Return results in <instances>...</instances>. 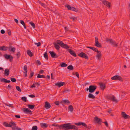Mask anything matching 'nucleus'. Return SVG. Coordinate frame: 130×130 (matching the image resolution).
<instances>
[{
	"label": "nucleus",
	"mask_w": 130,
	"mask_h": 130,
	"mask_svg": "<svg viewBox=\"0 0 130 130\" xmlns=\"http://www.w3.org/2000/svg\"><path fill=\"white\" fill-rule=\"evenodd\" d=\"M68 51L74 57L76 56V55L75 53L73 51L69 49H68Z\"/></svg>",
	"instance_id": "dca6fc26"
},
{
	"label": "nucleus",
	"mask_w": 130,
	"mask_h": 130,
	"mask_svg": "<svg viewBox=\"0 0 130 130\" xmlns=\"http://www.w3.org/2000/svg\"><path fill=\"white\" fill-rule=\"evenodd\" d=\"M97 54L96 55V57L97 60H100L101 59L102 56L101 52L100 51H98L97 52Z\"/></svg>",
	"instance_id": "0eeeda50"
},
{
	"label": "nucleus",
	"mask_w": 130,
	"mask_h": 130,
	"mask_svg": "<svg viewBox=\"0 0 130 130\" xmlns=\"http://www.w3.org/2000/svg\"><path fill=\"white\" fill-rule=\"evenodd\" d=\"M34 44L35 45H36L38 47L39 46L41 45V43L40 42H38V43L35 42Z\"/></svg>",
	"instance_id": "de8ad7c7"
},
{
	"label": "nucleus",
	"mask_w": 130,
	"mask_h": 130,
	"mask_svg": "<svg viewBox=\"0 0 130 130\" xmlns=\"http://www.w3.org/2000/svg\"><path fill=\"white\" fill-rule=\"evenodd\" d=\"M70 19H72L73 21H75V19H76V18H70Z\"/></svg>",
	"instance_id": "e2e57ef3"
},
{
	"label": "nucleus",
	"mask_w": 130,
	"mask_h": 130,
	"mask_svg": "<svg viewBox=\"0 0 130 130\" xmlns=\"http://www.w3.org/2000/svg\"><path fill=\"white\" fill-rule=\"evenodd\" d=\"M89 92L92 93L95 91L97 88V86H96L91 85L89 86Z\"/></svg>",
	"instance_id": "20e7f679"
},
{
	"label": "nucleus",
	"mask_w": 130,
	"mask_h": 130,
	"mask_svg": "<svg viewBox=\"0 0 130 130\" xmlns=\"http://www.w3.org/2000/svg\"><path fill=\"white\" fill-rule=\"evenodd\" d=\"M70 90L69 89H65L64 90V91H63V92H68L69 91H70Z\"/></svg>",
	"instance_id": "774afa93"
},
{
	"label": "nucleus",
	"mask_w": 130,
	"mask_h": 130,
	"mask_svg": "<svg viewBox=\"0 0 130 130\" xmlns=\"http://www.w3.org/2000/svg\"><path fill=\"white\" fill-rule=\"evenodd\" d=\"M61 129H63L64 130H69L70 129H73L77 130L78 129V127L74 125H71L70 123L64 124L60 125Z\"/></svg>",
	"instance_id": "f257e3e1"
},
{
	"label": "nucleus",
	"mask_w": 130,
	"mask_h": 130,
	"mask_svg": "<svg viewBox=\"0 0 130 130\" xmlns=\"http://www.w3.org/2000/svg\"><path fill=\"white\" fill-rule=\"evenodd\" d=\"M73 75H76L78 78H79V75L78 73L77 72H76L75 73L74 72L73 73Z\"/></svg>",
	"instance_id": "a19ab883"
},
{
	"label": "nucleus",
	"mask_w": 130,
	"mask_h": 130,
	"mask_svg": "<svg viewBox=\"0 0 130 130\" xmlns=\"http://www.w3.org/2000/svg\"><path fill=\"white\" fill-rule=\"evenodd\" d=\"M95 121H96L97 123L99 124L102 121V120L100 118H98L97 117H95L94 118Z\"/></svg>",
	"instance_id": "a211bd4d"
},
{
	"label": "nucleus",
	"mask_w": 130,
	"mask_h": 130,
	"mask_svg": "<svg viewBox=\"0 0 130 130\" xmlns=\"http://www.w3.org/2000/svg\"><path fill=\"white\" fill-rule=\"evenodd\" d=\"M86 47L90 48L92 50H93V51H95V52H97L98 51V49L95 48L94 47H89V46H87Z\"/></svg>",
	"instance_id": "b1692460"
},
{
	"label": "nucleus",
	"mask_w": 130,
	"mask_h": 130,
	"mask_svg": "<svg viewBox=\"0 0 130 130\" xmlns=\"http://www.w3.org/2000/svg\"><path fill=\"white\" fill-rule=\"evenodd\" d=\"M24 70L25 72H27V67L26 65H25L24 67Z\"/></svg>",
	"instance_id": "603ef678"
},
{
	"label": "nucleus",
	"mask_w": 130,
	"mask_h": 130,
	"mask_svg": "<svg viewBox=\"0 0 130 130\" xmlns=\"http://www.w3.org/2000/svg\"><path fill=\"white\" fill-rule=\"evenodd\" d=\"M17 56V58H19L21 55V54L20 52H18L16 54Z\"/></svg>",
	"instance_id": "49530a36"
},
{
	"label": "nucleus",
	"mask_w": 130,
	"mask_h": 130,
	"mask_svg": "<svg viewBox=\"0 0 130 130\" xmlns=\"http://www.w3.org/2000/svg\"><path fill=\"white\" fill-rule=\"evenodd\" d=\"M28 106L29 108L33 109L34 108L35 105H28Z\"/></svg>",
	"instance_id": "7c9ffc66"
},
{
	"label": "nucleus",
	"mask_w": 130,
	"mask_h": 130,
	"mask_svg": "<svg viewBox=\"0 0 130 130\" xmlns=\"http://www.w3.org/2000/svg\"><path fill=\"white\" fill-rule=\"evenodd\" d=\"M29 23L32 26L33 28H35V26L34 23L32 22H29Z\"/></svg>",
	"instance_id": "09e8293b"
},
{
	"label": "nucleus",
	"mask_w": 130,
	"mask_h": 130,
	"mask_svg": "<svg viewBox=\"0 0 130 130\" xmlns=\"http://www.w3.org/2000/svg\"><path fill=\"white\" fill-rule=\"evenodd\" d=\"M54 45H55V48L57 50H59V49L60 47L56 43H54Z\"/></svg>",
	"instance_id": "72a5a7b5"
},
{
	"label": "nucleus",
	"mask_w": 130,
	"mask_h": 130,
	"mask_svg": "<svg viewBox=\"0 0 130 130\" xmlns=\"http://www.w3.org/2000/svg\"><path fill=\"white\" fill-rule=\"evenodd\" d=\"M5 105L7 106H8L10 107H11L12 108H13V107L12 105V104H8L6 103L5 104Z\"/></svg>",
	"instance_id": "3c124183"
},
{
	"label": "nucleus",
	"mask_w": 130,
	"mask_h": 130,
	"mask_svg": "<svg viewBox=\"0 0 130 130\" xmlns=\"http://www.w3.org/2000/svg\"><path fill=\"white\" fill-rule=\"evenodd\" d=\"M49 53L51 54V55L52 58H57L58 57L54 52L49 51Z\"/></svg>",
	"instance_id": "9b49d317"
},
{
	"label": "nucleus",
	"mask_w": 130,
	"mask_h": 130,
	"mask_svg": "<svg viewBox=\"0 0 130 130\" xmlns=\"http://www.w3.org/2000/svg\"><path fill=\"white\" fill-rule=\"evenodd\" d=\"M57 44L59 45L61 47L66 48L68 49L69 48V46H68L66 44H64L62 41L59 40H58L56 42Z\"/></svg>",
	"instance_id": "f03ea898"
},
{
	"label": "nucleus",
	"mask_w": 130,
	"mask_h": 130,
	"mask_svg": "<svg viewBox=\"0 0 130 130\" xmlns=\"http://www.w3.org/2000/svg\"><path fill=\"white\" fill-rule=\"evenodd\" d=\"M103 123L105 124V125L107 127H108V124L107 122V121H105L104 122H103Z\"/></svg>",
	"instance_id": "bf43d9fd"
},
{
	"label": "nucleus",
	"mask_w": 130,
	"mask_h": 130,
	"mask_svg": "<svg viewBox=\"0 0 130 130\" xmlns=\"http://www.w3.org/2000/svg\"><path fill=\"white\" fill-rule=\"evenodd\" d=\"M65 83L64 82H60L57 83L55 84V85L56 86H58L59 87L63 86L64 85Z\"/></svg>",
	"instance_id": "f3484780"
},
{
	"label": "nucleus",
	"mask_w": 130,
	"mask_h": 130,
	"mask_svg": "<svg viewBox=\"0 0 130 130\" xmlns=\"http://www.w3.org/2000/svg\"><path fill=\"white\" fill-rule=\"evenodd\" d=\"M27 54L30 57H32L33 56L32 53L29 50L27 51Z\"/></svg>",
	"instance_id": "c85d7f7f"
},
{
	"label": "nucleus",
	"mask_w": 130,
	"mask_h": 130,
	"mask_svg": "<svg viewBox=\"0 0 130 130\" xmlns=\"http://www.w3.org/2000/svg\"><path fill=\"white\" fill-rule=\"evenodd\" d=\"M10 124H11V125H12V126H16V124H15V123H14V122H13L12 121H11L10 122Z\"/></svg>",
	"instance_id": "8fccbe9b"
},
{
	"label": "nucleus",
	"mask_w": 130,
	"mask_h": 130,
	"mask_svg": "<svg viewBox=\"0 0 130 130\" xmlns=\"http://www.w3.org/2000/svg\"><path fill=\"white\" fill-rule=\"evenodd\" d=\"M52 125L53 126H56V127H59L60 129H61V127L60 126V125H58L57 124H55V123L53 124H52Z\"/></svg>",
	"instance_id": "e433bc0d"
},
{
	"label": "nucleus",
	"mask_w": 130,
	"mask_h": 130,
	"mask_svg": "<svg viewBox=\"0 0 130 130\" xmlns=\"http://www.w3.org/2000/svg\"><path fill=\"white\" fill-rule=\"evenodd\" d=\"M95 46L98 47H101V44L99 42L98 38L97 37H95Z\"/></svg>",
	"instance_id": "39448f33"
},
{
	"label": "nucleus",
	"mask_w": 130,
	"mask_h": 130,
	"mask_svg": "<svg viewBox=\"0 0 130 130\" xmlns=\"http://www.w3.org/2000/svg\"><path fill=\"white\" fill-rule=\"evenodd\" d=\"M113 96H107V99L109 100H111V99L112 98V97H113Z\"/></svg>",
	"instance_id": "4d7b16f0"
},
{
	"label": "nucleus",
	"mask_w": 130,
	"mask_h": 130,
	"mask_svg": "<svg viewBox=\"0 0 130 130\" xmlns=\"http://www.w3.org/2000/svg\"><path fill=\"white\" fill-rule=\"evenodd\" d=\"M65 7H67L68 10H71V9L72 7H71L70 5H65Z\"/></svg>",
	"instance_id": "4c0bfd02"
},
{
	"label": "nucleus",
	"mask_w": 130,
	"mask_h": 130,
	"mask_svg": "<svg viewBox=\"0 0 130 130\" xmlns=\"http://www.w3.org/2000/svg\"><path fill=\"white\" fill-rule=\"evenodd\" d=\"M7 47L5 46H3L0 47V50L2 51H6L7 50Z\"/></svg>",
	"instance_id": "bb28decb"
},
{
	"label": "nucleus",
	"mask_w": 130,
	"mask_h": 130,
	"mask_svg": "<svg viewBox=\"0 0 130 130\" xmlns=\"http://www.w3.org/2000/svg\"><path fill=\"white\" fill-rule=\"evenodd\" d=\"M38 129L37 127V126H33L32 128V130H37Z\"/></svg>",
	"instance_id": "a18cd8bd"
},
{
	"label": "nucleus",
	"mask_w": 130,
	"mask_h": 130,
	"mask_svg": "<svg viewBox=\"0 0 130 130\" xmlns=\"http://www.w3.org/2000/svg\"><path fill=\"white\" fill-rule=\"evenodd\" d=\"M9 51L10 52H14L15 50V48L14 47H12V46H10L8 48Z\"/></svg>",
	"instance_id": "6ab92c4d"
},
{
	"label": "nucleus",
	"mask_w": 130,
	"mask_h": 130,
	"mask_svg": "<svg viewBox=\"0 0 130 130\" xmlns=\"http://www.w3.org/2000/svg\"><path fill=\"white\" fill-rule=\"evenodd\" d=\"M60 66L61 67H66L67 66V64L63 62L61 64Z\"/></svg>",
	"instance_id": "ea45409f"
},
{
	"label": "nucleus",
	"mask_w": 130,
	"mask_h": 130,
	"mask_svg": "<svg viewBox=\"0 0 130 130\" xmlns=\"http://www.w3.org/2000/svg\"><path fill=\"white\" fill-rule=\"evenodd\" d=\"M37 77L38 78H45V76L43 75H40V74H38V75L37 76Z\"/></svg>",
	"instance_id": "473e14b6"
},
{
	"label": "nucleus",
	"mask_w": 130,
	"mask_h": 130,
	"mask_svg": "<svg viewBox=\"0 0 130 130\" xmlns=\"http://www.w3.org/2000/svg\"><path fill=\"white\" fill-rule=\"evenodd\" d=\"M39 2L42 6L44 7H45L46 5L44 4L41 2L40 1H39Z\"/></svg>",
	"instance_id": "6e6d98bb"
},
{
	"label": "nucleus",
	"mask_w": 130,
	"mask_h": 130,
	"mask_svg": "<svg viewBox=\"0 0 130 130\" xmlns=\"http://www.w3.org/2000/svg\"><path fill=\"white\" fill-rule=\"evenodd\" d=\"M67 69L70 70H73L74 69L72 65H70L67 67Z\"/></svg>",
	"instance_id": "c756f323"
},
{
	"label": "nucleus",
	"mask_w": 130,
	"mask_h": 130,
	"mask_svg": "<svg viewBox=\"0 0 130 130\" xmlns=\"http://www.w3.org/2000/svg\"><path fill=\"white\" fill-rule=\"evenodd\" d=\"M106 41L107 42H109L110 43H111V42H112V39H107L106 40Z\"/></svg>",
	"instance_id": "c03bdc74"
},
{
	"label": "nucleus",
	"mask_w": 130,
	"mask_h": 130,
	"mask_svg": "<svg viewBox=\"0 0 130 130\" xmlns=\"http://www.w3.org/2000/svg\"><path fill=\"white\" fill-rule=\"evenodd\" d=\"M11 86L10 85H8V86L7 88H8V90H9V89H11Z\"/></svg>",
	"instance_id": "0e129e2a"
},
{
	"label": "nucleus",
	"mask_w": 130,
	"mask_h": 130,
	"mask_svg": "<svg viewBox=\"0 0 130 130\" xmlns=\"http://www.w3.org/2000/svg\"><path fill=\"white\" fill-rule=\"evenodd\" d=\"M99 85L101 88L103 90L106 87L105 84H104L102 82H100L99 83Z\"/></svg>",
	"instance_id": "2eb2a0df"
},
{
	"label": "nucleus",
	"mask_w": 130,
	"mask_h": 130,
	"mask_svg": "<svg viewBox=\"0 0 130 130\" xmlns=\"http://www.w3.org/2000/svg\"><path fill=\"white\" fill-rule=\"evenodd\" d=\"M7 80V79L5 78H3L1 80V81L2 82H3L4 83H6V81Z\"/></svg>",
	"instance_id": "5fc2aeb1"
},
{
	"label": "nucleus",
	"mask_w": 130,
	"mask_h": 130,
	"mask_svg": "<svg viewBox=\"0 0 130 130\" xmlns=\"http://www.w3.org/2000/svg\"><path fill=\"white\" fill-rule=\"evenodd\" d=\"M21 99L23 101H24V102H26L27 101V99L26 98L25 96L21 98Z\"/></svg>",
	"instance_id": "79ce46f5"
},
{
	"label": "nucleus",
	"mask_w": 130,
	"mask_h": 130,
	"mask_svg": "<svg viewBox=\"0 0 130 130\" xmlns=\"http://www.w3.org/2000/svg\"><path fill=\"white\" fill-rule=\"evenodd\" d=\"M11 81L13 82H15L16 81V79L14 78H11Z\"/></svg>",
	"instance_id": "864d4df0"
},
{
	"label": "nucleus",
	"mask_w": 130,
	"mask_h": 130,
	"mask_svg": "<svg viewBox=\"0 0 130 130\" xmlns=\"http://www.w3.org/2000/svg\"><path fill=\"white\" fill-rule=\"evenodd\" d=\"M43 55L44 57L47 60L48 59V57L47 53L45 52V53Z\"/></svg>",
	"instance_id": "f704fd0d"
},
{
	"label": "nucleus",
	"mask_w": 130,
	"mask_h": 130,
	"mask_svg": "<svg viewBox=\"0 0 130 130\" xmlns=\"http://www.w3.org/2000/svg\"><path fill=\"white\" fill-rule=\"evenodd\" d=\"M4 73L5 76H8L9 75V70L7 69H5Z\"/></svg>",
	"instance_id": "aec40b11"
},
{
	"label": "nucleus",
	"mask_w": 130,
	"mask_h": 130,
	"mask_svg": "<svg viewBox=\"0 0 130 130\" xmlns=\"http://www.w3.org/2000/svg\"><path fill=\"white\" fill-rule=\"evenodd\" d=\"M74 124L75 125H77V126H80L81 125H82V126L86 128H87L88 127L87 125L86 124L82 122H79L78 123H74Z\"/></svg>",
	"instance_id": "1a4fd4ad"
},
{
	"label": "nucleus",
	"mask_w": 130,
	"mask_h": 130,
	"mask_svg": "<svg viewBox=\"0 0 130 130\" xmlns=\"http://www.w3.org/2000/svg\"><path fill=\"white\" fill-rule=\"evenodd\" d=\"M16 88L17 90L21 92V89L19 86H16Z\"/></svg>",
	"instance_id": "37998d69"
},
{
	"label": "nucleus",
	"mask_w": 130,
	"mask_h": 130,
	"mask_svg": "<svg viewBox=\"0 0 130 130\" xmlns=\"http://www.w3.org/2000/svg\"><path fill=\"white\" fill-rule=\"evenodd\" d=\"M88 97L89 98L93 99H94L95 98L94 96L92 94L90 93H89L88 94Z\"/></svg>",
	"instance_id": "393cba45"
},
{
	"label": "nucleus",
	"mask_w": 130,
	"mask_h": 130,
	"mask_svg": "<svg viewBox=\"0 0 130 130\" xmlns=\"http://www.w3.org/2000/svg\"><path fill=\"white\" fill-rule=\"evenodd\" d=\"M112 42H111V43L112 45H113V46L116 47H117L118 46L117 44L115 43V42L114 41L112 40Z\"/></svg>",
	"instance_id": "c9c22d12"
},
{
	"label": "nucleus",
	"mask_w": 130,
	"mask_h": 130,
	"mask_svg": "<svg viewBox=\"0 0 130 130\" xmlns=\"http://www.w3.org/2000/svg\"><path fill=\"white\" fill-rule=\"evenodd\" d=\"M71 10L72 11H74L75 12H77L78 11L77 9L73 7H71Z\"/></svg>",
	"instance_id": "58836bf2"
},
{
	"label": "nucleus",
	"mask_w": 130,
	"mask_h": 130,
	"mask_svg": "<svg viewBox=\"0 0 130 130\" xmlns=\"http://www.w3.org/2000/svg\"><path fill=\"white\" fill-rule=\"evenodd\" d=\"M111 79L112 80H118L121 81H123L122 78L119 75H115L112 77Z\"/></svg>",
	"instance_id": "7ed1b4c3"
},
{
	"label": "nucleus",
	"mask_w": 130,
	"mask_h": 130,
	"mask_svg": "<svg viewBox=\"0 0 130 130\" xmlns=\"http://www.w3.org/2000/svg\"><path fill=\"white\" fill-rule=\"evenodd\" d=\"M12 130H22L21 128L16 126L12 127Z\"/></svg>",
	"instance_id": "412c9836"
},
{
	"label": "nucleus",
	"mask_w": 130,
	"mask_h": 130,
	"mask_svg": "<svg viewBox=\"0 0 130 130\" xmlns=\"http://www.w3.org/2000/svg\"><path fill=\"white\" fill-rule=\"evenodd\" d=\"M36 62L38 63V65H40L41 64V63L40 62V61L39 60H37L36 61Z\"/></svg>",
	"instance_id": "13d9d810"
},
{
	"label": "nucleus",
	"mask_w": 130,
	"mask_h": 130,
	"mask_svg": "<svg viewBox=\"0 0 130 130\" xmlns=\"http://www.w3.org/2000/svg\"><path fill=\"white\" fill-rule=\"evenodd\" d=\"M122 115L123 117L125 119H128L130 118V117L129 116L126 115L125 113L124 112H122Z\"/></svg>",
	"instance_id": "4468645a"
},
{
	"label": "nucleus",
	"mask_w": 130,
	"mask_h": 130,
	"mask_svg": "<svg viewBox=\"0 0 130 130\" xmlns=\"http://www.w3.org/2000/svg\"><path fill=\"white\" fill-rule=\"evenodd\" d=\"M62 102L64 103V104H70V102L67 99H66L62 101Z\"/></svg>",
	"instance_id": "4be33fe9"
},
{
	"label": "nucleus",
	"mask_w": 130,
	"mask_h": 130,
	"mask_svg": "<svg viewBox=\"0 0 130 130\" xmlns=\"http://www.w3.org/2000/svg\"><path fill=\"white\" fill-rule=\"evenodd\" d=\"M23 111L25 113L27 114H31V111L29 109L27 108H23Z\"/></svg>",
	"instance_id": "9d476101"
},
{
	"label": "nucleus",
	"mask_w": 130,
	"mask_h": 130,
	"mask_svg": "<svg viewBox=\"0 0 130 130\" xmlns=\"http://www.w3.org/2000/svg\"><path fill=\"white\" fill-rule=\"evenodd\" d=\"M78 56L80 57L85 59H87L88 58L87 55L83 52H81L78 54Z\"/></svg>",
	"instance_id": "423d86ee"
},
{
	"label": "nucleus",
	"mask_w": 130,
	"mask_h": 130,
	"mask_svg": "<svg viewBox=\"0 0 130 130\" xmlns=\"http://www.w3.org/2000/svg\"><path fill=\"white\" fill-rule=\"evenodd\" d=\"M29 97H30L31 98H34V97H35V96L34 95H33L32 94H30V95H29Z\"/></svg>",
	"instance_id": "338daca9"
},
{
	"label": "nucleus",
	"mask_w": 130,
	"mask_h": 130,
	"mask_svg": "<svg viewBox=\"0 0 130 130\" xmlns=\"http://www.w3.org/2000/svg\"><path fill=\"white\" fill-rule=\"evenodd\" d=\"M8 123L6 122H5L3 124L6 127H8Z\"/></svg>",
	"instance_id": "052dcab7"
},
{
	"label": "nucleus",
	"mask_w": 130,
	"mask_h": 130,
	"mask_svg": "<svg viewBox=\"0 0 130 130\" xmlns=\"http://www.w3.org/2000/svg\"><path fill=\"white\" fill-rule=\"evenodd\" d=\"M51 107V105L48 102H45V104L44 106V107L46 109H48L50 108Z\"/></svg>",
	"instance_id": "ddd939ff"
},
{
	"label": "nucleus",
	"mask_w": 130,
	"mask_h": 130,
	"mask_svg": "<svg viewBox=\"0 0 130 130\" xmlns=\"http://www.w3.org/2000/svg\"><path fill=\"white\" fill-rule=\"evenodd\" d=\"M41 127L42 128H46L47 127V124L45 123H40Z\"/></svg>",
	"instance_id": "5701e85b"
},
{
	"label": "nucleus",
	"mask_w": 130,
	"mask_h": 130,
	"mask_svg": "<svg viewBox=\"0 0 130 130\" xmlns=\"http://www.w3.org/2000/svg\"><path fill=\"white\" fill-rule=\"evenodd\" d=\"M111 100L116 103H117L118 102L116 98L114 96H113V97H112V98Z\"/></svg>",
	"instance_id": "cd10ccee"
},
{
	"label": "nucleus",
	"mask_w": 130,
	"mask_h": 130,
	"mask_svg": "<svg viewBox=\"0 0 130 130\" xmlns=\"http://www.w3.org/2000/svg\"><path fill=\"white\" fill-rule=\"evenodd\" d=\"M1 33L2 34H4L5 33V32L4 30L2 29L1 30Z\"/></svg>",
	"instance_id": "69168bd1"
},
{
	"label": "nucleus",
	"mask_w": 130,
	"mask_h": 130,
	"mask_svg": "<svg viewBox=\"0 0 130 130\" xmlns=\"http://www.w3.org/2000/svg\"><path fill=\"white\" fill-rule=\"evenodd\" d=\"M102 3L104 5H106L109 8H110V3L104 0L103 1Z\"/></svg>",
	"instance_id": "f8f14e48"
},
{
	"label": "nucleus",
	"mask_w": 130,
	"mask_h": 130,
	"mask_svg": "<svg viewBox=\"0 0 130 130\" xmlns=\"http://www.w3.org/2000/svg\"><path fill=\"white\" fill-rule=\"evenodd\" d=\"M68 109L71 112H72L73 111L74 109L73 106L71 105H70L68 107Z\"/></svg>",
	"instance_id": "a878e982"
},
{
	"label": "nucleus",
	"mask_w": 130,
	"mask_h": 130,
	"mask_svg": "<svg viewBox=\"0 0 130 130\" xmlns=\"http://www.w3.org/2000/svg\"><path fill=\"white\" fill-rule=\"evenodd\" d=\"M55 104L57 105H58L59 104V101H57L55 102Z\"/></svg>",
	"instance_id": "680f3d73"
},
{
	"label": "nucleus",
	"mask_w": 130,
	"mask_h": 130,
	"mask_svg": "<svg viewBox=\"0 0 130 130\" xmlns=\"http://www.w3.org/2000/svg\"><path fill=\"white\" fill-rule=\"evenodd\" d=\"M4 57L7 59H9L10 62H11L12 61L13 58L11 55H8L7 54H6L4 55Z\"/></svg>",
	"instance_id": "6e6552de"
},
{
	"label": "nucleus",
	"mask_w": 130,
	"mask_h": 130,
	"mask_svg": "<svg viewBox=\"0 0 130 130\" xmlns=\"http://www.w3.org/2000/svg\"><path fill=\"white\" fill-rule=\"evenodd\" d=\"M20 22L21 23L22 25L23 26H24V28H25V29H26V27L25 26V24L24 23V22L23 21V20H21L20 21Z\"/></svg>",
	"instance_id": "2f4dec72"
}]
</instances>
